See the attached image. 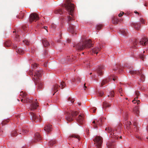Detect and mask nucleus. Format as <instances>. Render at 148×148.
Here are the masks:
<instances>
[{
  "mask_svg": "<svg viewBox=\"0 0 148 148\" xmlns=\"http://www.w3.org/2000/svg\"><path fill=\"white\" fill-rule=\"evenodd\" d=\"M90 40L83 39L81 41L75 45L73 47L78 50H82L86 48H90L92 46Z\"/></svg>",
  "mask_w": 148,
  "mask_h": 148,
  "instance_id": "f257e3e1",
  "label": "nucleus"
},
{
  "mask_svg": "<svg viewBox=\"0 0 148 148\" xmlns=\"http://www.w3.org/2000/svg\"><path fill=\"white\" fill-rule=\"evenodd\" d=\"M42 70L37 71L35 72V74L32 78V79L36 85L38 84V88L41 89L43 87L42 83L40 81L39 78L41 76Z\"/></svg>",
  "mask_w": 148,
  "mask_h": 148,
  "instance_id": "f03ea898",
  "label": "nucleus"
},
{
  "mask_svg": "<svg viewBox=\"0 0 148 148\" xmlns=\"http://www.w3.org/2000/svg\"><path fill=\"white\" fill-rule=\"evenodd\" d=\"M72 0H66L65 3L62 5L63 7H64L66 10L69 14L73 16V13L74 11V5L71 3Z\"/></svg>",
  "mask_w": 148,
  "mask_h": 148,
  "instance_id": "7ed1b4c3",
  "label": "nucleus"
},
{
  "mask_svg": "<svg viewBox=\"0 0 148 148\" xmlns=\"http://www.w3.org/2000/svg\"><path fill=\"white\" fill-rule=\"evenodd\" d=\"M21 101L23 103H31L30 108L32 110H34L36 109L38 106L37 103L35 101L33 100L32 99H29L27 98L24 100L22 99H21Z\"/></svg>",
  "mask_w": 148,
  "mask_h": 148,
  "instance_id": "20e7f679",
  "label": "nucleus"
},
{
  "mask_svg": "<svg viewBox=\"0 0 148 148\" xmlns=\"http://www.w3.org/2000/svg\"><path fill=\"white\" fill-rule=\"evenodd\" d=\"M78 113L77 112L72 111L71 112H67L66 119L68 121H71L73 120V117L77 115Z\"/></svg>",
  "mask_w": 148,
  "mask_h": 148,
  "instance_id": "39448f33",
  "label": "nucleus"
},
{
  "mask_svg": "<svg viewBox=\"0 0 148 148\" xmlns=\"http://www.w3.org/2000/svg\"><path fill=\"white\" fill-rule=\"evenodd\" d=\"M105 130L108 131V133L110 134V137L113 138V140H116L118 138V136L116 132V130H112V129L110 127H106Z\"/></svg>",
  "mask_w": 148,
  "mask_h": 148,
  "instance_id": "423d86ee",
  "label": "nucleus"
},
{
  "mask_svg": "<svg viewBox=\"0 0 148 148\" xmlns=\"http://www.w3.org/2000/svg\"><path fill=\"white\" fill-rule=\"evenodd\" d=\"M112 79L113 80L115 81L117 80V77L116 76L108 77L105 79H103L101 82V86L102 87L104 85L108 83L110 81L111 79Z\"/></svg>",
  "mask_w": 148,
  "mask_h": 148,
  "instance_id": "0eeeda50",
  "label": "nucleus"
},
{
  "mask_svg": "<svg viewBox=\"0 0 148 148\" xmlns=\"http://www.w3.org/2000/svg\"><path fill=\"white\" fill-rule=\"evenodd\" d=\"M93 140L96 144V146L97 148H101L102 143V138L100 136H96Z\"/></svg>",
  "mask_w": 148,
  "mask_h": 148,
  "instance_id": "6e6552de",
  "label": "nucleus"
},
{
  "mask_svg": "<svg viewBox=\"0 0 148 148\" xmlns=\"http://www.w3.org/2000/svg\"><path fill=\"white\" fill-rule=\"evenodd\" d=\"M32 120L35 122H40L42 119L40 115H36L33 112L31 113Z\"/></svg>",
  "mask_w": 148,
  "mask_h": 148,
  "instance_id": "1a4fd4ad",
  "label": "nucleus"
},
{
  "mask_svg": "<svg viewBox=\"0 0 148 148\" xmlns=\"http://www.w3.org/2000/svg\"><path fill=\"white\" fill-rule=\"evenodd\" d=\"M104 118L103 117L100 118L99 120H95L92 122L93 126L95 128H97V125L101 126L103 121Z\"/></svg>",
  "mask_w": 148,
  "mask_h": 148,
  "instance_id": "9d476101",
  "label": "nucleus"
},
{
  "mask_svg": "<svg viewBox=\"0 0 148 148\" xmlns=\"http://www.w3.org/2000/svg\"><path fill=\"white\" fill-rule=\"evenodd\" d=\"M39 18L38 15L36 13H32L31 14L29 17V22L30 23H32L33 21H36L38 20Z\"/></svg>",
  "mask_w": 148,
  "mask_h": 148,
  "instance_id": "9b49d317",
  "label": "nucleus"
},
{
  "mask_svg": "<svg viewBox=\"0 0 148 148\" xmlns=\"http://www.w3.org/2000/svg\"><path fill=\"white\" fill-rule=\"evenodd\" d=\"M65 86L66 84L63 81H62L61 83L60 86H59L57 84H55L53 86V88H52V89L53 91L54 92V93L53 94V95H54L55 93L58 91L57 89L59 87H60L61 86V88L63 89Z\"/></svg>",
  "mask_w": 148,
  "mask_h": 148,
  "instance_id": "f8f14e48",
  "label": "nucleus"
},
{
  "mask_svg": "<svg viewBox=\"0 0 148 148\" xmlns=\"http://www.w3.org/2000/svg\"><path fill=\"white\" fill-rule=\"evenodd\" d=\"M67 19H68V21L69 22V25H70V26L68 28V30L71 32L72 34H73L74 33V27L72 25H71L70 24V23H69V22L71 21H72V20H73V18L71 16H67Z\"/></svg>",
  "mask_w": 148,
  "mask_h": 148,
  "instance_id": "ddd939ff",
  "label": "nucleus"
},
{
  "mask_svg": "<svg viewBox=\"0 0 148 148\" xmlns=\"http://www.w3.org/2000/svg\"><path fill=\"white\" fill-rule=\"evenodd\" d=\"M130 74H135L140 75L142 80H143V79H144L145 78L144 75L142 74V73L141 72V70L138 71H136L134 70H132L130 71Z\"/></svg>",
  "mask_w": 148,
  "mask_h": 148,
  "instance_id": "4468645a",
  "label": "nucleus"
},
{
  "mask_svg": "<svg viewBox=\"0 0 148 148\" xmlns=\"http://www.w3.org/2000/svg\"><path fill=\"white\" fill-rule=\"evenodd\" d=\"M41 139L42 138L40 134L38 133H36L35 134L34 137L32 141V143L36 142L41 140Z\"/></svg>",
  "mask_w": 148,
  "mask_h": 148,
  "instance_id": "2eb2a0df",
  "label": "nucleus"
},
{
  "mask_svg": "<svg viewBox=\"0 0 148 148\" xmlns=\"http://www.w3.org/2000/svg\"><path fill=\"white\" fill-rule=\"evenodd\" d=\"M138 42L137 40L136 39H132L130 42L131 44L132 47L134 49L136 48L138 46V45H137Z\"/></svg>",
  "mask_w": 148,
  "mask_h": 148,
  "instance_id": "dca6fc26",
  "label": "nucleus"
},
{
  "mask_svg": "<svg viewBox=\"0 0 148 148\" xmlns=\"http://www.w3.org/2000/svg\"><path fill=\"white\" fill-rule=\"evenodd\" d=\"M84 115L80 114L77 119V121L79 124L82 125L84 123Z\"/></svg>",
  "mask_w": 148,
  "mask_h": 148,
  "instance_id": "f3484780",
  "label": "nucleus"
},
{
  "mask_svg": "<svg viewBox=\"0 0 148 148\" xmlns=\"http://www.w3.org/2000/svg\"><path fill=\"white\" fill-rule=\"evenodd\" d=\"M148 41V39L146 37H144L141 39L139 43L140 45L145 46L147 44Z\"/></svg>",
  "mask_w": 148,
  "mask_h": 148,
  "instance_id": "a211bd4d",
  "label": "nucleus"
},
{
  "mask_svg": "<svg viewBox=\"0 0 148 148\" xmlns=\"http://www.w3.org/2000/svg\"><path fill=\"white\" fill-rule=\"evenodd\" d=\"M44 130L47 133H49L52 130V125L48 124L45 127Z\"/></svg>",
  "mask_w": 148,
  "mask_h": 148,
  "instance_id": "6ab92c4d",
  "label": "nucleus"
},
{
  "mask_svg": "<svg viewBox=\"0 0 148 148\" xmlns=\"http://www.w3.org/2000/svg\"><path fill=\"white\" fill-rule=\"evenodd\" d=\"M104 69V67L103 66H99L97 70V73L99 75H102L103 74V71L102 70Z\"/></svg>",
  "mask_w": 148,
  "mask_h": 148,
  "instance_id": "aec40b11",
  "label": "nucleus"
},
{
  "mask_svg": "<svg viewBox=\"0 0 148 148\" xmlns=\"http://www.w3.org/2000/svg\"><path fill=\"white\" fill-rule=\"evenodd\" d=\"M101 49V47L100 46H97L92 49V52L93 53L97 54L98 53V52Z\"/></svg>",
  "mask_w": 148,
  "mask_h": 148,
  "instance_id": "412c9836",
  "label": "nucleus"
},
{
  "mask_svg": "<svg viewBox=\"0 0 148 148\" xmlns=\"http://www.w3.org/2000/svg\"><path fill=\"white\" fill-rule=\"evenodd\" d=\"M120 34L124 36H126L128 34L127 31L125 29H122L119 31Z\"/></svg>",
  "mask_w": 148,
  "mask_h": 148,
  "instance_id": "4be33fe9",
  "label": "nucleus"
},
{
  "mask_svg": "<svg viewBox=\"0 0 148 148\" xmlns=\"http://www.w3.org/2000/svg\"><path fill=\"white\" fill-rule=\"evenodd\" d=\"M108 148H114L115 144L113 142H109L107 144Z\"/></svg>",
  "mask_w": 148,
  "mask_h": 148,
  "instance_id": "5701e85b",
  "label": "nucleus"
},
{
  "mask_svg": "<svg viewBox=\"0 0 148 148\" xmlns=\"http://www.w3.org/2000/svg\"><path fill=\"white\" fill-rule=\"evenodd\" d=\"M140 23H132V26L134 27V28L137 30L139 29L140 27Z\"/></svg>",
  "mask_w": 148,
  "mask_h": 148,
  "instance_id": "b1692460",
  "label": "nucleus"
},
{
  "mask_svg": "<svg viewBox=\"0 0 148 148\" xmlns=\"http://www.w3.org/2000/svg\"><path fill=\"white\" fill-rule=\"evenodd\" d=\"M42 43L45 47H46L49 45V43L46 39H44L42 40Z\"/></svg>",
  "mask_w": 148,
  "mask_h": 148,
  "instance_id": "393cba45",
  "label": "nucleus"
},
{
  "mask_svg": "<svg viewBox=\"0 0 148 148\" xmlns=\"http://www.w3.org/2000/svg\"><path fill=\"white\" fill-rule=\"evenodd\" d=\"M54 12L56 14H59L60 15L63 14V12L61 9H57L54 11Z\"/></svg>",
  "mask_w": 148,
  "mask_h": 148,
  "instance_id": "a878e982",
  "label": "nucleus"
},
{
  "mask_svg": "<svg viewBox=\"0 0 148 148\" xmlns=\"http://www.w3.org/2000/svg\"><path fill=\"white\" fill-rule=\"evenodd\" d=\"M28 132V131L26 129H22L21 131L19 132L20 134H21L22 135H24L27 134Z\"/></svg>",
  "mask_w": 148,
  "mask_h": 148,
  "instance_id": "bb28decb",
  "label": "nucleus"
},
{
  "mask_svg": "<svg viewBox=\"0 0 148 148\" xmlns=\"http://www.w3.org/2000/svg\"><path fill=\"white\" fill-rule=\"evenodd\" d=\"M111 106V105L110 104L108 103L107 102H105L103 103V108H106L110 107Z\"/></svg>",
  "mask_w": 148,
  "mask_h": 148,
  "instance_id": "cd10ccee",
  "label": "nucleus"
},
{
  "mask_svg": "<svg viewBox=\"0 0 148 148\" xmlns=\"http://www.w3.org/2000/svg\"><path fill=\"white\" fill-rule=\"evenodd\" d=\"M119 22V20L116 18L114 17L112 20V23L115 24H117Z\"/></svg>",
  "mask_w": 148,
  "mask_h": 148,
  "instance_id": "c85d7f7f",
  "label": "nucleus"
},
{
  "mask_svg": "<svg viewBox=\"0 0 148 148\" xmlns=\"http://www.w3.org/2000/svg\"><path fill=\"white\" fill-rule=\"evenodd\" d=\"M17 49L16 48V52L17 53L20 54H22L23 53H24V51L22 49L19 48L17 50Z\"/></svg>",
  "mask_w": 148,
  "mask_h": 148,
  "instance_id": "c756f323",
  "label": "nucleus"
},
{
  "mask_svg": "<svg viewBox=\"0 0 148 148\" xmlns=\"http://www.w3.org/2000/svg\"><path fill=\"white\" fill-rule=\"evenodd\" d=\"M11 42L9 41H7L4 43V46L5 47H8L11 46Z\"/></svg>",
  "mask_w": 148,
  "mask_h": 148,
  "instance_id": "7c9ffc66",
  "label": "nucleus"
},
{
  "mask_svg": "<svg viewBox=\"0 0 148 148\" xmlns=\"http://www.w3.org/2000/svg\"><path fill=\"white\" fill-rule=\"evenodd\" d=\"M71 138H77L79 140V136L75 134H73L72 135L70 136L69 138H68V139L69 140H70V139Z\"/></svg>",
  "mask_w": 148,
  "mask_h": 148,
  "instance_id": "2f4dec72",
  "label": "nucleus"
},
{
  "mask_svg": "<svg viewBox=\"0 0 148 148\" xmlns=\"http://www.w3.org/2000/svg\"><path fill=\"white\" fill-rule=\"evenodd\" d=\"M25 13L24 12H21L19 13V15L18 16V18H19L22 19L24 17V16Z\"/></svg>",
  "mask_w": 148,
  "mask_h": 148,
  "instance_id": "473e14b6",
  "label": "nucleus"
},
{
  "mask_svg": "<svg viewBox=\"0 0 148 148\" xmlns=\"http://www.w3.org/2000/svg\"><path fill=\"white\" fill-rule=\"evenodd\" d=\"M56 143L55 140H53L49 141L48 143V144L49 146H52L53 144H55Z\"/></svg>",
  "mask_w": 148,
  "mask_h": 148,
  "instance_id": "72a5a7b5",
  "label": "nucleus"
},
{
  "mask_svg": "<svg viewBox=\"0 0 148 148\" xmlns=\"http://www.w3.org/2000/svg\"><path fill=\"white\" fill-rule=\"evenodd\" d=\"M134 112L136 113L137 115H138L139 113L138 108L137 107H135L134 109Z\"/></svg>",
  "mask_w": 148,
  "mask_h": 148,
  "instance_id": "f704fd0d",
  "label": "nucleus"
},
{
  "mask_svg": "<svg viewBox=\"0 0 148 148\" xmlns=\"http://www.w3.org/2000/svg\"><path fill=\"white\" fill-rule=\"evenodd\" d=\"M17 132L16 130H14L12 131L11 135L12 136H15L17 135Z\"/></svg>",
  "mask_w": 148,
  "mask_h": 148,
  "instance_id": "c9c22d12",
  "label": "nucleus"
},
{
  "mask_svg": "<svg viewBox=\"0 0 148 148\" xmlns=\"http://www.w3.org/2000/svg\"><path fill=\"white\" fill-rule=\"evenodd\" d=\"M27 95L26 93H24L23 92H21L20 95L22 96L23 98H25Z\"/></svg>",
  "mask_w": 148,
  "mask_h": 148,
  "instance_id": "e433bc0d",
  "label": "nucleus"
},
{
  "mask_svg": "<svg viewBox=\"0 0 148 148\" xmlns=\"http://www.w3.org/2000/svg\"><path fill=\"white\" fill-rule=\"evenodd\" d=\"M74 99L71 97H69L67 99V101L68 102H70L71 103H73L74 101Z\"/></svg>",
  "mask_w": 148,
  "mask_h": 148,
  "instance_id": "4c0bfd02",
  "label": "nucleus"
},
{
  "mask_svg": "<svg viewBox=\"0 0 148 148\" xmlns=\"http://www.w3.org/2000/svg\"><path fill=\"white\" fill-rule=\"evenodd\" d=\"M8 122V120H4V121H2L1 123V125L2 126H3L5 125Z\"/></svg>",
  "mask_w": 148,
  "mask_h": 148,
  "instance_id": "58836bf2",
  "label": "nucleus"
},
{
  "mask_svg": "<svg viewBox=\"0 0 148 148\" xmlns=\"http://www.w3.org/2000/svg\"><path fill=\"white\" fill-rule=\"evenodd\" d=\"M50 27L53 29H55L56 27V25L53 23H52L51 24Z\"/></svg>",
  "mask_w": 148,
  "mask_h": 148,
  "instance_id": "ea45409f",
  "label": "nucleus"
},
{
  "mask_svg": "<svg viewBox=\"0 0 148 148\" xmlns=\"http://www.w3.org/2000/svg\"><path fill=\"white\" fill-rule=\"evenodd\" d=\"M114 91H112L111 92H110V95H108V97L110 96L112 97H113L114 96Z\"/></svg>",
  "mask_w": 148,
  "mask_h": 148,
  "instance_id": "a19ab883",
  "label": "nucleus"
},
{
  "mask_svg": "<svg viewBox=\"0 0 148 148\" xmlns=\"http://www.w3.org/2000/svg\"><path fill=\"white\" fill-rule=\"evenodd\" d=\"M136 97H135V99H137L138 98V96L140 95L139 92L138 91H136L135 92Z\"/></svg>",
  "mask_w": 148,
  "mask_h": 148,
  "instance_id": "79ce46f5",
  "label": "nucleus"
},
{
  "mask_svg": "<svg viewBox=\"0 0 148 148\" xmlns=\"http://www.w3.org/2000/svg\"><path fill=\"white\" fill-rule=\"evenodd\" d=\"M140 58L143 60H144L145 58V56L143 54H141L140 55Z\"/></svg>",
  "mask_w": 148,
  "mask_h": 148,
  "instance_id": "37998d69",
  "label": "nucleus"
},
{
  "mask_svg": "<svg viewBox=\"0 0 148 148\" xmlns=\"http://www.w3.org/2000/svg\"><path fill=\"white\" fill-rule=\"evenodd\" d=\"M117 67H114L113 69L114 71H115L117 70L118 69H120V64H117Z\"/></svg>",
  "mask_w": 148,
  "mask_h": 148,
  "instance_id": "c03bdc74",
  "label": "nucleus"
},
{
  "mask_svg": "<svg viewBox=\"0 0 148 148\" xmlns=\"http://www.w3.org/2000/svg\"><path fill=\"white\" fill-rule=\"evenodd\" d=\"M102 25H98L97 26V29L98 30H100L102 27Z\"/></svg>",
  "mask_w": 148,
  "mask_h": 148,
  "instance_id": "a18cd8bd",
  "label": "nucleus"
},
{
  "mask_svg": "<svg viewBox=\"0 0 148 148\" xmlns=\"http://www.w3.org/2000/svg\"><path fill=\"white\" fill-rule=\"evenodd\" d=\"M103 92L99 91L98 92V95L100 96H102L103 95Z\"/></svg>",
  "mask_w": 148,
  "mask_h": 148,
  "instance_id": "49530a36",
  "label": "nucleus"
},
{
  "mask_svg": "<svg viewBox=\"0 0 148 148\" xmlns=\"http://www.w3.org/2000/svg\"><path fill=\"white\" fill-rule=\"evenodd\" d=\"M23 42L26 45H28L29 44V42L28 40H23Z\"/></svg>",
  "mask_w": 148,
  "mask_h": 148,
  "instance_id": "de8ad7c7",
  "label": "nucleus"
},
{
  "mask_svg": "<svg viewBox=\"0 0 148 148\" xmlns=\"http://www.w3.org/2000/svg\"><path fill=\"white\" fill-rule=\"evenodd\" d=\"M127 124L126 125H127V127L128 128V129H129L130 126L131 124V123L130 122H127Z\"/></svg>",
  "mask_w": 148,
  "mask_h": 148,
  "instance_id": "09e8293b",
  "label": "nucleus"
},
{
  "mask_svg": "<svg viewBox=\"0 0 148 148\" xmlns=\"http://www.w3.org/2000/svg\"><path fill=\"white\" fill-rule=\"evenodd\" d=\"M32 67L33 66V68H35H35H36L37 67V65L36 64H32Z\"/></svg>",
  "mask_w": 148,
  "mask_h": 148,
  "instance_id": "8fccbe9b",
  "label": "nucleus"
},
{
  "mask_svg": "<svg viewBox=\"0 0 148 148\" xmlns=\"http://www.w3.org/2000/svg\"><path fill=\"white\" fill-rule=\"evenodd\" d=\"M124 14V13L123 12H120L118 16L119 17L122 16Z\"/></svg>",
  "mask_w": 148,
  "mask_h": 148,
  "instance_id": "3c124183",
  "label": "nucleus"
},
{
  "mask_svg": "<svg viewBox=\"0 0 148 148\" xmlns=\"http://www.w3.org/2000/svg\"><path fill=\"white\" fill-rule=\"evenodd\" d=\"M33 70H30L29 73V75H33Z\"/></svg>",
  "mask_w": 148,
  "mask_h": 148,
  "instance_id": "603ef678",
  "label": "nucleus"
},
{
  "mask_svg": "<svg viewBox=\"0 0 148 148\" xmlns=\"http://www.w3.org/2000/svg\"><path fill=\"white\" fill-rule=\"evenodd\" d=\"M140 21L142 23H145L143 19L142 18H140Z\"/></svg>",
  "mask_w": 148,
  "mask_h": 148,
  "instance_id": "864d4df0",
  "label": "nucleus"
},
{
  "mask_svg": "<svg viewBox=\"0 0 148 148\" xmlns=\"http://www.w3.org/2000/svg\"><path fill=\"white\" fill-rule=\"evenodd\" d=\"M136 99H134L132 101V102L133 103H136Z\"/></svg>",
  "mask_w": 148,
  "mask_h": 148,
  "instance_id": "5fc2aeb1",
  "label": "nucleus"
},
{
  "mask_svg": "<svg viewBox=\"0 0 148 148\" xmlns=\"http://www.w3.org/2000/svg\"><path fill=\"white\" fill-rule=\"evenodd\" d=\"M77 80L78 82H80L81 79L80 77H77Z\"/></svg>",
  "mask_w": 148,
  "mask_h": 148,
  "instance_id": "6e6d98bb",
  "label": "nucleus"
},
{
  "mask_svg": "<svg viewBox=\"0 0 148 148\" xmlns=\"http://www.w3.org/2000/svg\"><path fill=\"white\" fill-rule=\"evenodd\" d=\"M85 83L84 84V89L85 90L86 88H87V87L85 86Z\"/></svg>",
  "mask_w": 148,
  "mask_h": 148,
  "instance_id": "4d7b16f0",
  "label": "nucleus"
},
{
  "mask_svg": "<svg viewBox=\"0 0 148 148\" xmlns=\"http://www.w3.org/2000/svg\"><path fill=\"white\" fill-rule=\"evenodd\" d=\"M136 102L137 104H138L140 103V101L139 100H136Z\"/></svg>",
  "mask_w": 148,
  "mask_h": 148,
  "instance_id": "13d9d810",
  "label": "nucleus"
},
{
  "mask_svg": "<svg viewBox=\"0 0 148 148\" xmlns=\"http://www.w3.org/2000/svg\"><path fill=\"white\" fill-rule=\"evenodd\" d=\"M17 47V46H16V45H13V48L14 49H15Z\"/></svg>",
  "mask_w": 148,
  "mask_h": 148,
  "instance_id": "bf43d9fd",
  "label": "nucleus"
},
{
  "mask_svg": "<svg viewBox=\"0 0 148 148\" xmlns=\"http://www.w3.org/2000/svg\"><path fill=\"white\" fill-rule=\"evenodd\" d=\"M44 28L45 29V30H47V32H48V31L47 30V26H45Z\"/></svg>",
  "mask_w": 148,
  "mask_h": 148,
  "instance_id": "052dcab7",
  "label": "nucleus"
},
{
  "mask_svg": "<svg viewBox=\"0 0 148 148\" xmlns=\"http://www.w3.org/2000/svg\"><path fill=\"white\" fill-rule=\"evenodd\" d=\"M122 88L120 89H119V91L120 93H121V92L122 91Z\"/></svg>",
  "mask_w": 148,
  "mask_h": 148,
  "instance_id": "680f3d73",
  "label": "nucleus"
},
{
  "mask_svg": "<svg viewBox=\"0 0 148 148\" xmlns=\"http://www.w3.org/2000/svg\"><path fill=\"white\" fill-rule=\"evenodd\" d=\"M75 79L74 78V79H72V82H74L75 81Z\"/></svg>",
  "mask_w": 148,
  "mask_h": 148,
  "instance_id": "e2e57ef3",
  "label": "nucleus"
},
{
  "mask_svg": "<svg viewBox=\"0 0 148 148\" xmlns=\"http://www.w3.org/2000/svg\"><path fill=\"white\" fill-rule=\"evenodd\" d=\"M77 103L78 104V105H79V106H80L81 105V103H80L78 102V103Z\"/></svg>",
  "mask_w": 148,
  "mask_h": 148,
  "instance_id": "0e129e2a",
  "label": "nucleus"
},
{
  "mask_svg": "<svg viewBox=\"0 0 148 148\" xmlns=\"http://www.w3.org/2000/svg\"><path fill=\"white\" fill-rule=\"evenodd\" d=\"M134 12L135 13H138V12L137 11H135Z\"/></svg>",
  "mask_w": 148,
  "mask_h": 148,
  "instance_id": "69168bd1",
  "label": "nucleus"
},
{
  "mask_svg": "<svg viewBox=\"0 0 148 148\" xmlns=\"http://www.w3.org/2000/svg\"><path fill=\"white\" fill-rule=\"evenodd\" d=\"M58 42H60V40H57Z\"/></svg>",
  "mask_w": 148,
  "mask_h": 148,
  "instance_id": "338daca9",
  "label": "nucleus"
},
{
  "mask_svg": "<svg viewBox=\"0 0 148 148\" xmlns=\"http://www.w3.org/2000/svg\"><path fill=\"white\" fill-rule=\"evenodd\" d=\"M147 131L148 132V125L147 127Z\"/></svg>",
  "mask_w": 148,
  "mask_h": 148,
  "instance_id": "774afa93",
  "label": "nucleus"
}]
</instances>
